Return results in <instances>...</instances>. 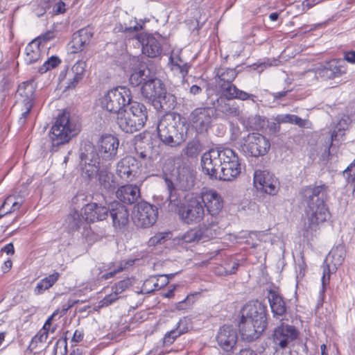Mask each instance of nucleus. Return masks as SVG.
I'll return each mask as SVG.
<instances>
[{
    "mask_svg": "<svg viewBox=\"0 0 355 355\" xmlns=\"http://www.w3.org/2000/svg\"><path fill=\"white\" fill-rule=\"evenodd\" d=\"M216 110L229 116H239L241 114L239 106L236 103H230L220 97L217 100Z\"/></svg>",
    "mask_w": 355,
    "mask_h": 355,
    "instance_id": "nucleus-36",
    "label": "nucleus"
},
{
    "mask_svg": "<svg viewBox=\"0 0 355 355\" xmlns=\"http://www.w3.org/2000/svg\"><path fill=\"white\" fill-rule=\"evenodd\" d=\"M146 148V155L148 157V165H152L155 160H156L159 156V152L157 149L150 144H148Z\"/></svg>",
    "mask_w": 355,
    "mask_h": 355,
    "instance_id": "nucleus-51",
    "label": "nucleus"
},
{
    "mask_svg": "<svg viewBox=\"0 0 355 355\" xmlns=\"http://www.w3.org/2000/svg\"><path fill=\"white\" fill-rule=\"evenodd\" d=\"M143 28V25L138 23L136 20L131 21L129 26L125 24L124 32H138Z\"/></svg>",
    "mask_w": 355,
    "mask_h": 355,
    "instance_id": "nucleus-57",
    "label": "nucleus"
},
{
    "mask_svg": "<svg viewBox=\"0 0 355 355\" xmlns=\"http://www.w3.org/2000/svg\"><path fill=\"white\" fill-rule=\"evenodd\" d=\"M235 69L220 67L216 70V83L217 85L223 83H230L237 76Z\"/></svg>",
    "mask_w": 355,
    "mask_h": 355,
    "instance_id": "nucleus-38",
    "label": "nucleus"
},
{
    "mask_svg": "<svg viewBox=\"0 0 355 355\" xmlns=\"http://www.w3.org/2000/svg\"><path fill=\"white\" fill-rule=\"evenodd\" d=\"M60 277V273L55 272L53 274L49 275L48 277L41 279L35 288V293L36 295H40L44 291L49 289L58 280Z\"/></svg>",
    "mask_w": 355,
    "mask_h": 355,
    "instance_id": "nucleus-40",
    "label": "nucleus"
},
{
    "mask_svg": "<svg viewBox=\"0 0 355 355\" xmlns=\"http://www.w3.org/2000/svg\"><path fill=\"white\" fill-rule=\"evenodd\" d=\"M343 175L347 179L348 183H355V159L344 171Z\"/></svg>",
    "mask_w": 355,
    "mask_h": 355,
    "instance_id": "nucleus-52",
    "label": "nucleus"
},
{
    "mask_svg": "<svg viewBox=\"0 0 355 355\" xmlns=\"http://www.w3.org/2000/svg\"><path fill=\"white\" fill-rule=\"evenodd\" d=\"M130 116L132 120L139 119V130H141L147 120V110L144 105L137 101H132L128 105Z\"/></svg>",
    "mask_w": 355,
    "mask_h": 355,
    "instance_id": "nucleus-34",
    "label": "nucleus"
},
{
    "mask_svg": "<svg viewBox=\"0 0 355 355\" xmlns=\"http://www.w3.org/2000/svg\"><path fill=\"white\" fill-rule=\"evenodd\" d=\"M275 121L278 123H289L295 124L300 128H304L306 125V121L297 115L286 114H279L277 116Z\"/></svg>",
    "mask_w": 355,
    "mask_h": 355,
    "instance_id": "nucleus-42",
    "label": "nucleus"
},
{
    "mask_svg": "<svg viewBox=\"0 0 355 355\" xmlns=\"http://www.w3.org/2000/svg\"><path fill=\"white\" fill-rule=\"evenodd\" d=\"M93 37L92 28L86 27L82 28L73 33L72 40L70 42L71 47L73 49V53L81 51L88 45Z\"/></svg>",
    "mask_w": 355,
    "mask_h": 355,
    "instance_id": "nucleus-29",
    "label": "nucleus"
},
{
    "mask_svg": "<svg viewBox=\"0 0 355 355\" xmlns=\"http://www.w3.org/2000/svg\"><path fill=\"white\" fill-rule=\"evenodd\" d=\"M85 67L86 64L85 62L78 61L71 67L70 71L68 72V74L70 75L71 73V75L80 76L83 78L85 71Z\"/></svg>",
    "mask_w": 355,
    "mask_h": 355,
    "instance_id": "nucleus-49",
    "label": "nucleus"
},
{
    "mask_svg": "<svg viewBox=\"0 0 355 355\" xmlns=\"http://www.w3.org/2000/svg\"><path fill=\"white\" fill-rule=\"evenodd\" d=\"M69 76H71L69 79H68V82H67V85L66 86V89H73L76 87V86L77 85V84L79 83L80 80H81L83 78L80 77V76H75V75H71V73L70 75H69Z\"/></svg>",
    "mask_w": 355,
    "mask_h": 355,
    "instance_id": "nucleus-59",
    "label": "nucleus"
},
{
    "mask_svg": "<svg viewBox=\"0 0 355 355\" xmlns=\"http://www.w3.org/2000/svg\"><path fill=\"white\" fill-rule=\"evenodd\" d=\"M223 148L211 149L205 153L201 157L202 172L210 179L217 180L218 171L222 163Z\"/></svg>",
    "mask_w": 355,
    "mask_h": 355,
    "instance_id": "nucleus-13",
    "label": "nucleus"
},
{
    "mask_svg": "<svg viewBox=\"0 0 355 355\" xmlns=\"http://www.w3.org/2000/svg\"><path fill=\"white\" fill-rule=\"evenodd\" d=\"M61 62L60 59L55 55H52L48 58L44 64L39 67L38 72L40 73H44L49 70H51L58 66Z\"/></svg>",
    "mask_w": 355,
    "mask_h": 355,
    "instance_id": "nucleus-45",
    "label": "nucleus"
},
{
    "mask_svg": "<svg viewBox=\"0 0 355 355\" xmlns=\"http://www.w3.org/2000/svg\"><path fill=\"white\" fill-rule=\"evenodd\" d=\"M241 164L237 154L231 148H224L222 163L217 180L232 181L241 173Z\"/></svg>",
    "mask_w": 355,
    "mask_h": 355,
    "instance_id": "nucleus-8",
    "label": "nucleus"
},
{
    "mask_svg": "<svg viewBox=\"0 0 355 355\" xmlns=\"http://www.w3.org/2000/svg\"><path fill=\"white\" fill-rule=\"evenodd\" d=\"M171 239V232H157L153 236L150 237L148 241L149 247H156L164 244Z\"/></svg>",
    "mask_w": 355,
    "mask_h": 355,
    "instance_id": "nucleus-43",
    "label": "nucleus"
},
{
    "mask_svg": "<svg viewBox=\"0 0 355 355\" xmlns=\"http://www.w3.org/2000/svg\"><path fill=\"white\" fill-rule=\"evenodd\" d=\"M347 71L345 62L342 59H334L320 69L319 74L327 79H334L341 76Z\"/></svg>",
    "mask_w": 355,
    "mask_h": 355,
    "instance_id": "nucleus-26",
    "label": "nucleus"
},
{
    "mask_svg": "<svg viewBox=\"0 0 355 355\" xmlns=\"http://www.w3.org/2000/svg\"><path fill=\"white\" fill-rule=\"evenodd\" d=\"M329 188L325 184L309 187L304 189L303 197L307 205L306 213L307 224L305 225L304 236L313 235L318 230L320 223L326 221L329 211L325 202L328 198Z\"/></svg>",
    "mask_w": 355,
    "mask_h": 355,
    "instance_id": "nucleus-1",
    "label": "nucleus"
},
{
    "mask_svg": "<svg viewBox=\"0 0 355 355\" xmlns=\"http://www.w3.org/2000/svg\"><path fill=\"white\" fill-rule=\"evenodd\" d=\"M343 60L345 62L347 61L350 63H355V51L345 53Z\"/></svg>",
    "mask_w": 355,
    "mask_h": 355,
    "instance_id": "nucleus-63",
    "label": "nucleus"
},
{
    "mask_svg": "<svg viewBox=\"0 0 355 355\" xmlns=\"http://www.w3.org/2000/svg\"><path fill=\"white\" fill-rule=\"evenodd\" d=\"M135 279L134 277H128L125 279L119 281L112 287L113 292L106 295L103 300L98 303V308H103L107 306L119 299V295L130 286L135 283Z\"/></svg>",
    "mask_w": 355,
    "mask_h": 355,
    "instance_id": "nucleus-25",
    "label": "nucleus"
},
{
    "mask_svg": "<svg viewBox=\"0 0 355 355\" xmlns=\"http://www.w3.org/2000/svg\"><path fill=\"white\" fill-rule=\"evenodd\" d=\"M83 175L88 178L96 175L104 162L98 160L96 149L92 144H85L80 154Z\"/></svg>",
    "mask_w": 355,
    "mask_h": 355,
    "instance_id": "nucleus-10",
    "label": "nucleus"
},
{
    "mask_svg": "<svg viewBox=\"0 0 355 355\" xmlns=\"http://www.w3.org/2000/svg\"><path fill=\"white\" fill-rule=\"evenodd\" d=\"M153 76L150 70L145 64H139L135 67L130 76L129 82L133 87L144 85V82L149 80Z\"/></svg>",
    "mask_w": 355,
    "mask_h": 355,
    "instance_id": "nucleus-33",
    "label": "nucleus"
},
{
    "mask_svg": "<svg viewBox=\"0 0 355 355\" xmlns=\"http://www.w3.org/2000/svg\"><path fill=\"white\" fill-rule=\"evenodd\" d=\"M157 129L160 140L165 145L176 147L187 139L189 125L180 114L168 113L160 119Z\"/></svg>",
    "mask_w": 355,
    "mask_h": 355,
    "instance_id": "nucleus-2",
    "label": "nucleus"
},
{
    "mask_svg": "<svg viewBox=\"0 0 355 355\" xmlns=\"http://www.w3.org/2000/svg\"><path fill=\"white\" fill-rule=\"evenodd\" d=\"M54 37H55L54 32L49 31H47L46 33H45L44 34L40 35L35 40H38V42H40V45H41L42 42H45L52 40Z\"/></svg>",
    "mask_w": 355,
    "mask_h": 355,
    "instance_id": "nucleus-61",
    "label": "nucleus"
},
{
    "mask_svg": "<svg viewBox=\"0 0 355 355\" xmlns=\"http://www.w3.org/2000/svg\"><path fill=\"white\" fill-rule=\"evenodd\" d=\"M109 214L115 230L123 232L127 229L129 224V211L124 205L118 201L111 202Z\"/></svg>",
    "mask_w": 355,
    "mask_h": 355,
    "instance_id": "nucleus-18",
    "label": "nucleus"
},
{
    "mask_svg": "<svg viewBox=\"0 0 355 355\" xmlns=\"http://www.w3.org/2000/svg\"><path fill=\"white\" fill-rule=\"evenodd\" d=\"M204 207H206L207 212L211 218L216 216L221 211L223 202L221 196L215 191H209L202 193L199 197Z\"/></svg>",
    "mask_w": 355,
    "mask_h": 355,
    "instance_id": "nucleus-21",
    "label": "nucleus"
},
{
    "mask_svg": "<svg viewBox=\"0 0 355 355\" xmlns=\"http://www.w3.org/2000/svg\"><path fill=\"white\" fill-rule=\"evenodd\" d=\"M216 339L220 347L230 352L235 348L238 340L236 329L231 325H223L219 329Z\"/></svg>",
    "mask_w": 355,
    "mask_h": 355,
    "instance_id": "nucleus-19",
    "label": "nucleus"
},
{
    "mask_svg": "<svg viewBox=\"0 0 355 355\" xmlns=\"http://www.w3.org/2000/svg\"><path fill=\"white\" fill-rule=\"evenodd\" d=\"M119 141L112 135H103L97 144L96 157L104 164H112L116 158Z\"/></svg>",
    "mask_w": 355,
    "mask_h": 355,
    "instance_id": "nucleus-11",
    "label": "nucleus"
},
{
    "mask_svg": "<svg viewBox=\"0 0 355 355\" xmlns=\"http://www.w3.org/2000/svg\"><path fill=\"white\" fill-rule=\"evenodd\" d=\"M24 108L21 109L22 113L21 114V117L19 119V123L20 125H24L26 122V118L28 116L33 104H30L29 103H23Z\"/></svg>",
    "mask_w": 355,
    "mask_h": 355,
    "instance_id": "nucleus-56",
    "label": "nucleus"
},
{
    "mask_svg": "<svg viewBox=\"0 0 355 355\" xmlns=\"http://www.w3.org/2000/svg\"><path fill=\"white\" fill-rule=\"evenodd\" d=\"M330 278V272L329 268L328 266L324 267L323 269V276L322 277V292L325 290V286L329 284Z\"/></svg>",
    "mask_w": 355,
    "mask_h": 355,
    "instance_id": "nucleus-60",
    "label": "nucleus"
},
{
    "mask_svg": "<svg viewBox=\"0 0 355 355\" xmlns=\"http://www.w3.org/2000/svg\"><path fill=\"white\" fill-rule=\"evenodd\" d=\"M142 96L159 110L170 111L176 105V98L167 92L164 84L161 80L152 77L141 86Z\"/></svg>",
    "mask_w": 355,
    "mask_h": 355,
    "instance_id": "nucleus-4",
    "label": "nucleus"
},
{
    "mask_svg": "<svg viewBox=\"0 0 355 355\" xmlns=\"http://www.w3.org/2000/svg\"><path fill=\"white\" fill-rule=\"evenodd\" d=\"M201 151V146L198 141L193 140L188 142L184 149V154L189 157H196Z\"/></svg>",
    "mask_w": 355,
    "mask_h": 355,
    "instance_id": "nucleus-46",
    "label": "nucleus"
},
{
    "mask_svg": "<svg viewBox=\"0 0 355 355\" xmlns=\"http://www.w3.org/2000/svg\"><path fill=\"white\" fill-rule=\"evenodd\" d=\"M214 111L210 107L195 108L189 116V121L198 133H203L211 128Z\"/></svg>",
    "mask_w": 355,
    "mask_h": 355,
    "instance_id": "nucleus-14",
    "label": "nucleus"
},
{
    "mask_svg": "<svg viewBox=\"0 0 355 355\" xmlns=\"http://www.w3.org/2000/svg\"><path fill=\"white\" fill-rule=\"evenodd\" d=\"M184 175H182L179 176L180 178V187L183 190H188L190 189L191 187L193 186V179L191 175L187 176L186 180H184Z\"/></svg>",
    "mask_w": 355,
    "mask_h": 355,
    "instance_id": "nucleus-54",
    "label": "nucleus"
},
{
    "mask_svg": "<svg viewBox=\"0 0 355 355\" xmlns=\"http://www.w3.org/2000/svg\"><path fill=\"white\" fill-rule=\"evenodd\" d=\"M279 320L281 324L275 328L272 338L275 345L285 349L298 338L299 331L295 326L285 324L283 318Z\"/></svg>",
    "mask_w": 355,
    "mask_h": 355,
    "instance_id": "nucleus-12",
    "label": "nucleus"
},
{
    "mask_svg": "<svg viewBox=\"0 0 355 355\" xmlns=\"http://www.w3.org/2000/svg\"><path fill=\"white\" fill-rule=\"evenodd\" d=\"M83 338V333L81 331L76 330L72 337V342L79 343Z\"/></svg>",
    "mask_w": 355,
    "mask_h": 355,
    "instance_id": "nucleus-64",
    "label": "nucleus"
},
{
    "mask_svg": "<svg viewBox=\"0 0 355 355\" xmlns=\"http://www.w3.org/2000/svg\"><path fill=\"white\" fill-rule=\"evenodd\" d=\"M65 11V3L60 0L58 2L55 4V6L52 8V12L55 14L63 13Z\"/></svg>",
    "mask_w": 355,
    "mask_h": 355,
    "instance_id": "nucleus-62",
    "label": "nucleus"
},
{
    "mask_svg": "<svg viewBox=\"0 0 355 355\" xmlns=\"http://www.w3.org/2000/svg\"><path fill=\"white\" fill-rule=\"evenodd\" d=\"M140 163L132 156H126L119 161L116 172L118 176L127 182L133 181L139 175Z\"/></svg>",
    "mask_w": 355,
    "mask_h": 355,
    "instance_id": "nucleus-16",
    "label": "nucleus"
},
{
    "mask_svg": "<svg viewBox=\"0 0 355 355\" xmlns=\"http://www.w3.org/2000/svg\"><path fill=\"white\" fill-rule=\"evenodd\" d=\"M17 93L22 98V103L33 104L35 87L32 81L24 82L20 84L18 87Z\"/></svg>",
    "mask_w": 355,
    "mask_h": 355,
    "instance_id": "nucleus-37",
    "label": "nucleus"
},
{
    "mask_svg": "<svg viewBox=\"0 0 355 355\" xmlns=\"http://www.w3.org/2000/svg\"><path fill=\"white\" fill-rule=\"evenodd\" d=\"M131 92L126 87H117L109 90L101 100L103 109L117 114L132 102Z\"/></svg>",
    "mask_w": 355,
    "mask_h": 355,
    "instance_id": "nucleus-6",
    "label": "nucleus"
},
{
    "mask_svg": "<svg viewBox=\"0 0 355 355\" xmlns=\"http://www.w3.org/2000/svg\"><path fill=\"white\" fill-rule=\"evenodd\" d=\"M191 327L190 319L184 317L179 320L177 327L175 329L178 331L180 336H181L187 333Z\"/></svg>",
    "mask_w": 355,
    "mask_h": 355,
    "instance_id": "nucleus-48",
    "label": "nucleus"
},
{
    "mask_svg": "<svg viewBox=\"0 0 355 355\" xmlns=\"http://www.w3.org/2000/svg\"><path fill=\"white\" fill-rule=\"evenodd\" d=\"M268 301L273 318L279 319L286 313V305L283 297L276 291L270 290L268 294Z\"/></svg>",
    "mask_w": 355,
    "mask_h": 355,
    "instance_id": "nucleus-31",
    "label": "nucleus"
},
{
    "mask_svg": "<svg viewBox=\"0 0 355 355\" xmlns=\"http://www.w3.org/2000/svg\"><path fill=\"white\" fill-rule=\"evenodd\" d=\"M222 98L226 100L239 99L246 101L251 99L254 102V95L248 94L244 91L238 89L232 83H223L217 85Z\"/></svg>",
    "mask_w": 355,
    "mask_h": 355,
    "instance_id": "nucleus-22",
    "label": "nucleus"
},
{
    "mask_svg": "<svg viewBox=\"0 0 355 355\" xmlns=\"http://www.w3.org/2000/svg\"><path fill=\"white\" fill-rule=\"evenodd\" d=\"M345 250L343 247H337L331 252V257L334 261V265H340L345 259Z\"/></svg>",
    "mask_w": 355,
    "mask_h": 355,
    "instance_id": "nucleus-50",
    "label": "nucleus"
},
{
    "mask_svg": "<svg viewBox=\"0 0 355 355\" xmlns=\"http://www.w3.org/2000/svg\"><path fill=\"white\" fill-rule=\"evenodd\" d=\"M136 38L141 44L142 53L148 57L155 58L161 53V45L153 35L141 33L136 35Z\"/></svg>",
    "mask_w": 355,
    "mask_h": 355,
    "instance_id": "nucleus-20",
    "label": "nucleus"
},
{
    "mask_svg": "<svg viewBox=\"0 0 355 355\" xmlns=\"http://www.w3.org/2000/svg\"><path fill=\"white\" fill-rule=\"evenodd\" d=\"M83 223V217L77 211L71 212L65 219L66 227L72 232L79 230Z\"/></svg>",
    "mask_w": 355,
    "mask_h": 355,
    "instance_id": "nucleus-41",
    "label": "nucleus"
},
{
    "mask_svg": "<svg viewBox=\"0 0 355 355\" xmlns=\"http://www.w3.org/2000/svg\"><path fill=\"white\" fill-rule=\"evenodd\" d=\"M239 331L243 339L248 341H252L258 338L266 329L263 327L255 324L253 321L241 316V322L239 324Z\"/></svg>",
    "mask_w": 355,
    "mask_h": 355,
    "instance_id": "nucleus-23",
    "label": "nucleus"
},
{
    "mask_svg": "<svg viewBox=\"0 0 355 355\" xmlns=\"http://www.w3.org/2000/svg\"><path fill=\"white\" fill-rule=\"evenodd\" d=\"M180 334L178 333V331H175V329H172L171 331L167 332L164 338H163V345L164 346H168L174 343L175 339L178 338Z\"/></svg>",
    "mask_w": 355,
    "mask_h": 355,
    "instance_id": "nucleus-53",
    "label": "nucleus"
},
{
    "mask_svg": "<svg viewBox=\"0 0 355 355\" xmlns=\"http://www.w3.org/2000/svg\"><path fill=\"white\" fill-rule=\"evenodd\" d=\"M253 182L257 190L262 191L269 195H275L279 189L278 179L267 170H255Z\"/></svg>",
    "mask_w": 355,
    "mask_h": 355,
    "instance_id": "nucleus-15",
    "label": "nucleus"
},
{
    "mask_svg": "<svg viewBox=\"0 0 355 355\" xmlns=\"http://www.w3.org/2000/svg\"><path fill=\"white\" fill-rule=\"evenodd\" d=\"M168 190L169 209L177 211L180 219L186 224L193 225L199 223L205 216L204 205L199 197H191L184 204L180 205V201L175 193L173 182L166 180Z\"/></svg>",
    "mask_w": 355,
    "mask_h": 355,
    "instance_id": "nucleus-3",
    "label": "nucleus"
},
{
    "mask_svg": "<svg viewBox=\"0 0 355 355\" xmlns=\"http://www.w3.org/2000/svg\"><path fill=\"white\" fill-rule=\"evenodd\" d=\"M139 118L131 119L128 106L116 114V123L125 132L133 133L139 130Z\"/></svg>",
    "mask_w": 355,
    "mask_h": 355,
    "instance_id": "nucleus-27",
    "label": "nucleus"
},
{
    "mask_svg": "<svg viewBox=\"0 0 355 355\" xmlns=\"http://www.w3.org/2000/svg\"><path fill=\"white\" fill-rule=\"evenodd\" d=\"M116 196L124 204L132 205L140 198V189L136 184H125L118 188Z\"/></svg>",
    "mask_w": 355,
    "mask_h": 355,
    "instance_id": "nucleus-28",
    "label": "nucleus"
},
{
    "mask_svg": "<svg viewBox=\"0 0 355 355\" xmlns=\"http://www.w3.org/2000/svg\"><path fill=\"white\" fill-rule=\"evenodd\" d=\"M112 164H104L96 174L99 185L106 191H113L116 187L114 174L110 171Z\"/></svg>",
    "mask_w": 355,
    "mask_h": 355,
    "instance_id": "nucleus-30",
    "label": "nucleus"
},
{
    "mask_svg": "<svg viewBox=\"0 0 355 355\" xmlns=\"http://www.w3.org/2000/svg\"><path fill=\"white\" fill-rule=\"evenodd\" d=\"M239 266V263L236 261H230L225 262L224 266L225 275H232L235 273L238 269Z\"/></svg>",
    "mask_w": 355,
    "mask_h": 355,
    "instance_id": "nucleus-55",
    "label": "nucleus"
},
{
    "mask_svg": "<svg viewBox=\"0 0 355 355\" xmlns=\"http://www.w3.org/2000/svg\"><path fill=\"white\" fill-rule=\"evenodd\" d=\"M79 132L77 124L71 121L70 114L64 112L59 115L51 128L49 138L53 147L68 143Z\"/></svg>",
    "mask_w": 355,
    "mask_h": 355,
    "instance_id": "nucleus-5",
    "label": "nucleus"
},
{
    "mask_svg": "<svg viewBox=\"0 0 355 355\" xmlns=\"http://www.w3.org/2000/svg\"><path fill=\"white\" fill-rule=\"evenodd\" d=\"M110 211V203L107 206L97 203H89L84 207L85 220L89 223L103 220L107 218Z\"/></svg>",
    "mask_w": 355,
    "mask_h": 355,
    "instance_id": "nucleus-24",
    "label": "nucleus"
},
{
    "mask_svg": "<svg viewBox=\"0 0 355 355\" xmlns=\"http://www.w3.org/2000/svg\"><path fill=\"white\" fill-rule=\"evenodd\" d=\"M270 148L269 139L260 133H249L242 138L241 150L247 156L263 157L268 153Z\"/></svg>",
    "mask_w": 355,
    "mask_h": 355,
    "instance_id": "nucleus-7",
    "label": "nucleus"
},
{
    "mask_svg": "<svg viewBox=\"0 0 355 355\" xmlns=\"http://www.w3.org/2000/svg\"><path fill=\"white\" fill-rule=\"evenodd\" d=\"M126 263H119V264L117 266V267L113 270H112L110 272L103 274L101 276V279H108L109 278L113 277L116 274L121 272L125 268V266Z\"/></svg>",
    "mask_w": 355,
    "mask_h": 355,
    "instance_id": "nucleus-58",
    "label": "nucleus"
},
{
    "mask_svg": "<svg viewBox=\"0 0 355 355\" xmlns=\"http://www.w3.org/2000/svg\"><path fill=\"white\" fill-rule=\"evenodd\" d=\"M168 284V279L167 278H166V279H162V277H160V275L159 277H150L144 282L142 291L146 293H150L154 291L161 289Z\"/></svg>",
    "mask_w": 355,
    "mask_h": 355,
    "instance_id": "nucleus-39",
    "label": "nucleus"
},
{
    "mask_svg": "<svg viewBox=\"0 0 355 355\" xmlns=\"http://www.w3.org/2000/svg\"><path fill=\"white\" fill-rule=\"evenodd\" d=\"M197 230L202 242L215 238L220 232L218 223L214 218H211L210 221L207 219V222L200 225Z\"/></svg>",
    "mask_w": 355,
    "mask_h": 355,
    "instance_id": "nucleus-32",
    "label": "nucleus"
},
{
    "mask_svg": "<svg viewBox=\"0 0 355 355\" xmlns=\"http://www.w3.org/2000/svg\"><path fill=\"white\" fill-rule=\"evenodd\" d=\"M41 58V49L38 40L31 41L25 49L24 61L27 64H31Z\"/></svg>",
    "mask_w": 355,
    "mask_h": 355,
    "instance_id": "nucleus-35",
    "label": "nucleus"
},
{
    "mask_svg": "<svg viewBox=\"0 0 355 355\" xmlns=\"http://www.w3.org/2000/svg\"><path fill=\"white\" fill-rule=\"evenodd\" d=\"M242 315L260 327H267V307L259 301L245 304L242 310Z\"/></svg>",
    "mask_w": 355,
    "mask_h": 355,
    "instance_id": "nucleus-17",
    "label": "nucleus"
},
{
    "mask_svg": "<svg viewBox=\"0 0 355 355\" xmlns=\"http://www.w3.org/2000/svg\"><path fill=\"white\" fill-rule=\"evenodd\" d=\"M182 241L183 243H192L201 241L198 231L197 229H193L187 231L182 236Z\"/></svg>",
    "mask_w": 355,
    "mask_h": 355,
    "instance_id": "nucleus-47",
    "label": "nucleus"
},
{
    "mask_svg": "<svg viewBox=\"0 0 355 355\" xmlns=\"http://www.w3.org/2000/svg\"><path fill=\"white\" fill-rule=\"evenodd\" d=\"M133 220L137 227L147 228L155 224L157 219L158 209L147 202L137 203L133 209Z\"/></svg>",
    "mask_w": 355,
    "mask_h": 355,
    "instance_id": "nucleus-9",
    "label": "nucleus"
},
{
    "mask_svg": "<svg viewBox=\"0 0 355 355\" xmlns=\"http://www.w3.org/2000/svg\"><path fill=\"white\" fill-rule=\"evenodd\" d=\"M170 60L172 65L180 70V73L182 74L183 78L187 75L190 67V65L188 63L184 62L178 55L174 54L171 55Z\"/></svg>",
    "mask_w": 355,
    "mask_h": 355,
    "instance_id": "nucleus-44",
    "label": "nucleus"
}]
</instances>
